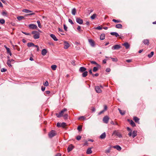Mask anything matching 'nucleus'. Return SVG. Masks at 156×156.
<instances>
[{"mask_svg":"<svg viewBox=\"0 0 156 156\" xmlns=\"http://www.w3.org/2000/svg\"><path fill=\"white\" fill-rule=\"evenodd\" d=\"M32 33L34 34L33 37L35 39H38L40 37V33L37 31H33Z\"/></svg>","mask_w":156,"mask_h":156,"instance_id":"f257e3e1","label":"nucleus"},{"mask_svg":"<svg viewBox=\"0 0 156 156\" xmlns=\"http://www.w3.org/2000/svg\"><path fill=\"white\" fill-rule=\"evenodd\" d=\"M56 134V132L54 130H51L48 133V136L49 138H51L55 136Z\"/></svg>","mask_w":156,"mask_h":156,"instance_id":"f03ea898","label":"nucleus"},{"mask_svg":"<svg viewBox=\"0 0 156 156\" xmlns=\"http://www.w3.org/2000/svg\"><path fill=\"white\" fill-rule=\"evenodd\" d=\"M113 134H115L116 136H118L120 138H121L122 137V136L120 133L116 130L114 131L113 133Z\"/></svg>","mask_w":156,"mask_h":156,"instance_id":"7ed1b4c3","label":"nucleus"},{"mask_svg":"<svg viewBox=\"0 0 156 156\" xmlns=\"http://www.w3.org/2000/svg\"><path fill=\"white\" fill-rule=\"evenodd\" d=\"M95 89L96 92L97 93H99L102 92V91L100 88L99 86H96L95 87Z\"/></svg>","mask_w":156,"mask_h":156,"instance_id":"20e7f679","label":"nucleus"},{"mask_svg":"<svg viewBox=\"0 0 156 156\" xmlns=\"http://www.w3.org/2000/svg\"><path fill=\"white\" fill-rule=\"evenodd\" d=\"M109 119L108 116H105L103 118V120L104 123L107 124L108 123Z\"/></svg>","mask_w":156,"mask_h":156,"instance_id":"39448f33","label":"nucleus"},{"mask_svg":"<svg viewBox=\"0 0 156 156\" xmlns=\"http://www.w3.org/2000/svg\"><path fill=\"white\" fill-rule=\"evenodd\" d=\"M29 27L30 29H36L37 28V26L36 25L33 24H30L29 26Z\"/></svg>","mask_w":156,"mask_h":156,"instance_id":"423d86ee","label":"nucleus"},{"mask_svg":"<svg viewBox=\"0 0 156 156\" xmlns=\"http://www.w3.org/2000/svg\"><path fill=\"white\" fill-rule=\"evenodd\" d=\"M121 47L120 46V45L117 44L113 46L112 48V49L114 50H118L119 49V48H121Z\"/></svg>","mask_w":156,"mask_h":156,"instance_id":"0eeeda50","label":"nucleus"},{"mask_svg":"<svg viewBox=\"0 0 156 156\" xmlns=\"http://www.w3.org/2000/svg\"><path fill=\"white\" fill-rule=\"evenodd\" d=\"M88 41L89 43L90 44V45L92 47H94L95 46V42L92 39H89L88 40Z\"/></svg>","mask_w":156,"mask_h":156,"instance_id":"6e6552de","label":"nucleus"},{"mask_svg":"<svg viewBox=\"0 0 156 156\" xmlns=\"http://www.w3.org/2000/svg\"><path fill=\"white\" fill-rule=\"evenodd\" d=\"M76 22L80 24H82L83 22V20L82 19L78 18H76Z\"/></svg>","mask_w":156,"mask_h":156,"instance_id":"1a4fd4ad","label":"nucleus"},{"mask_svg":"<svg viewBox=\"0 0 156 156\" xmlns=\"http://www.w3.org/2000/svg\"><path fill=\"white\" fill-rule=\"evenodd\" d=\"M87 70V69L84 67H80L79 69V71L80 72H84Z\"/></svg>","mask_w":156,"mask_h":156,"instance_id":"9d476101","label":"nucleus"},{"mask_svg":"<svg viewBox=\"0 0 156 156\" xmlns=\"http://www.w3.org/2000/svg\"><path fill=\"white\" fill-rule=\"evenodd\" d=\"M127 120L129 122L130 124L133 127H134L136 126V124L132 120H130L129 119H128Z\"/></svg>","mask_w":156,"mask_h":156,"instance_id":"9b49d317","label":"nucleus"},{"mask_svg":"<svg viewBox=\"0 0 156 156\" xmlns=\"http://www.w3.org/2000/svg\"><path fill=\"white\" fill-rule=\"evenodd\" d=\"M122 45L125 47L126 49H128L130 47V45L127 42H126L122 44Z\"/></svg>","mask_w":156,"mask_h":156,"instance_id":"f8f14e48","label":"nucleus"},{"mask_svg":"<svg viewBox=\"0 0 156 156\" xmlns=\"http://www.w3.org/2000/svg\"><path fill=\"white\" fill-rule=\"evenodd\" d=\"M149 40L147 39H144L143 41V42L144 44L147 45H149Z\"/></svg>","mask_w":156,"mask_h":156,"instance_id":"ddd939ff","label":"nucleus"},{"mask_svg":"<svg viewBox=\"0 0 156 156\" xmlns=\"http://www.w3.org/2000/svg\"><path fill=\"white\" fill-rule=\"evenodd\" d=\"M137 131L136 130H134L133 131L132 133V137L133 138H134L135 136H136L137 135Z\"/></svg>","mask_w":156,"mask_h":156,"instance_id":"4468645a","label":"nucleus"},{"mask_svg":"<svg viewBox=\"0 0 156 156\" xmlns=\"http://www.w3.org/2000/svg\"><path fill=\"white\" fill-rule=\"evenodd\" d=\"M50 36L55 41H57L58 40V39L54 34H51Z\"/></svg>","mask_w":156,"mask_h":156,"instance_id":"2eb2a0df","label":"nucleus"},{"mask_svg":"<svg viewBox=\"0 0 156 156\" xmlns=\"http://www.w3.org/2000/svg\"><path fill=\"white\" fill-rule=\"evenodd\" d=\"M113 147L114 148L116 149L117 150L119 151H120L122 149L121 147L119 146L118 145L114 146Z\"/></svg>","mask_w":156,"mask_h":156,"instance_id":"dca6fc26","label":"nucleus"},{"mask_svg":"<svg viewBox=\"0 0 156 156\" xmlns=\"http://www.w3.org/2000/svg\"><path fill=\"white\" fill-rule=\"evenodd\" d=\"M127 129L128 131H129V132L128 134V135L129 136H132V130L129 127H127Z\"/></svg>","mask_w":156,"mask_h":156,"instance_id":"f3484780","label":"nucleus"},{"mask_svg":"<svg viewBox=\"0 0 156 156\" xmlns=\"http://www.w3.org/2000/svg\"><path fill=\"white\" fill-rule=\"evenodd\" d=\"M64 48L66 49H67L69 46V44L66 41L64 42Z\"/></svg>","mask_w":156,"mask_h":156,"instance_id":"a211bd4d","label":"nucleus"},{"mask_svg":"<svg viewBox=\"0 0 156 156\" xmlns=\"http://www.w3.org/2000/svg\"><path fill=\"white\" fill-rule=\"evenodd\" d=\"M106 137V134L105 132L103 133L100 136V138L103 139H105Z\"/></svg>","mask_w":156,"mask_h":156,"instance_id":"6ab92c4d","label":"nucleus"},{"mask_svg":"<svg viewBox=\"0 0 156 156\" xmlns=\"http://www.w3.org/2000/svg\"><path fill=\"white\" fill-rule=\"evenodd\" d=\"M110 34L112 35L115 36L116 37H117L119 36V35L118 33L116 32H112L110 33Z\"/></svg>","mask_w":156,"mask_h":156,"instance_id":"aec40b11","label":"nucleus"},{"mask_svg":"<svg viewBox=\"0 0 156 156\" xmlns=\"http://www.w3.org/2000/svg\"><path fill=\"white\" fill-rule=\"evenodd\" d=\"M47 53V51L46 49H44L41 51V54L43 55L44 56Z\"/></svg>","mask_w":156,"mask_h":156,"instance_id":"412c9836","label":"nucleus"},{"mask_svg":"<svg viewBox=\"0 0 156 156\" xmlns=\"http://www.w3.org/2000/svg\"><path fill=\"white\" fill-rule=\"evenodd\" d=\"M92 151L91 150V148H89L87 149V151L86 153L87 154H90L92 153Z\"/></svg>","mask_w":156,"mask_h":156,"instance_id":"4be33fe9","label":"nucleus"},{"mask_svg":"<svg viewBox=\"0 0 156 156\" xmlns=\"http://www.w3.org/2000/svg\"><path fill=\"white\" fill-rule=\"evenodd\" d=\"M73 148V146H69L67 148V151L69 152L71 151Z\"/></svg>","mask_w":156,"mask_h":156,"instance_id":"5701e85b","label":"nucleus"},{"mask_svg":"<svg viewBox=\"0 0 156 156\" xmlns=\"http://www.w3.org/2000/svg\"><path fill=\"white\" fill-rule=\"evenodd\" d=\"M7 64L9 67H12V65L11 64V62L10 59L8 60Z\"/></svg>","mask_w":156,"mask_h":156,"instance_id":"b1692460","label":"nucleus"},{"mask_svg":"<svg viewBox=\"0 0 156 156\" xmlns=\"http://www.w3.org/2000/svg\"><path fill=\"white\" fill-rule=\"evenodd\" d=\"M115 27L118 29L122 28V25L120 24H118L115 25Z\"/></svg>","mask_w":156,"mask_h":156,"instance_id":"393cba45","label":"nucleus"},{"mask_svg":"<svg viewBox=\"0 0 156 156\" xmlns=\"http://www.w3.org/2000/svg\"><path fill=\"white\" fill-rule=\"evenodd\" d=\"M139 119L136 117H133V120H134L136 122L139 123Z\"/></svg>","mask_w":156,"mask_h":156,"instance_id":"a878e982","label":"nucleus"},{"mask_svg":"<svg viewBox=\"0 0 156 156\" xmlns=\"http://www.w3.org/2000/svg\"><path fill=\"white\" fill-rule=\"evenodd\" d=\"M118 110H119L120 114L122 115H124L126 113L125 111H124L121 110L119 108H118Z\"/></svg>","mask_w":156,"mask_h":156,"instance_id":"bb28decb","label":"nucleus"},{"mask_svg":"<svg viewBox=\"0 0 156 156\" xmlns=\"http://www.w3.org/2000/svg\"><path fill=\"white\" fill-rule=\"evenodd\" d=\"M27 45V46L28 47H31L34 46H35V45L32 42L28 43Z\"/></svg>","mask_w":156,"mask_h":156,"instance_id":"cd10ccee","label":"nucleus"},{"mask_svg":"<svg viewBox=\"0 0 156 156\" xmlns=\"http://www.w3.org/2000/svg\"><path fill=\"white\" fill-rule=\"evenodd\" d=\"M105 35L104 34H102L100 36V39L101 40H103L105 39Z\"/></svg>","mask_w":156,"mask_h":156,"instance_id":"c85d7f7f","label":"nucleus"},{"mask_svg":"<svg viewBox=\"0 0 156 156\" xmlns=\"http://www.w3.org/2000/svg\"><path fill=\"white\" fill-rule=\"evenodd\" d=\"M88 72L87 71H85L82 74V76L83 77H85L87 75Z\"/></svg>","mask_w":156,"mask_h":156,"instance_id":"c756f323","label":"nucleus"},{"mask_svg":"<svg viewBox=\"0 0 156 156\" xmlns=\"http://www.w3.org/2000/svg\"><path fill=\"white\" fill-rule=\"evenodd\" d=\"M76 9L75 8H74L72 9V13L73 15H75L76 14Z\"/></svg>","mask_w":156,"mask_h":156,"instance_id":"7c9ffc66","label":"nucleus"},{"mask_svg":"<svg viewBox=\"0 0 156 156\" xmlns=\"http://www.w3.org/2000/svg\"><path fill=\"white\" fill-rule=\"evenodd\" d=\"M22 12L26 13H28L29 12H32V11L27 9H24L23 10Z\"/></svg>","mask_w":156,"mask_h":156,"instance_id":"2f4dec72","label":"nucleus"},{"mask_svg":"<svg viewBox=\"0 0 156 156\" xmlns=\"http://www.w3.org/2000/svg\"><path fill=\"white\" fill-rule=\"evenodd\" d=\"M51 67L52 70H55L56 69V68L57 67V66H56V65H52L51 66Z\"/></svg>","mask_w":156,"mask_h":156,"instance_id":"473e14b6","label":"nucleus"},{"mask_svg":"<svg viewBox=\"0 0 156 156\" xmlns=\"http://www.w3.org/2000/svg\"><path fill=\"white\" fill-rule=\"evenodd\" d=\"M154 52L151 51L150 54H149L147 56L149 58H151L153 55H154Z\"/></svg>","mask_w":156,"mask_h":156,"instance_id":"72a5a7b5","label":"nucleus"},{"mask_svg":"<svg viewBox=\"0 0 156 156\" xmlns=\"http://www.w3.org/2000/svg\"><path fill=\"white\" fill-rule=\"evenodd\" d=\"M112 21L113 22H114L115 23H120V22H121V21L120 20H116L115 19H113L112 20Z\"/></svg>","mask_w":156,"mask_h":156,"instance_id":"f704fd0d","label":"nucleus"},{"mask_svg":"<svg viewBox=\"0 0 156 156\" xmlns=\"http://www.w3.org/2000/svg\"><path fill=\"white\" fill-rule=\"evenodd\" d=\"M24 18V17L22 16H18L17 18V20L19 21L23 19Z\"/></svg>","mask_w":156,"mask_h":156,"instance_id":"c9c22d12","label":"nucleus"},{"mask_svg":"<svg viewBox=\"0 0 156 156\" xmlns=\"http://www.w3.org/2000/svg\"><path fill=\"white\" fill-rule=\"evenodd\" d=\"M98 67H94V68L93 69V71L94 72H96L98 70Z\"/></svg>","mask_w":156,"mask_h":156,"instance_id":"e433bc0d","label":"nucleus"},{"mask_svg":"<svg viewBox=\"0 0 156 156\" xmlns=\"http://www.w3.org/2000/svg\"><path fill=\"white\" fill-rule=\"evenodd\" d=\"M81 119H83V120H85L86 118L84 116H80V117H79V118H78V120H80Z\"/></svg>","mask_w":156,"mask_h":156,"instance_id":"4c0bfd02","label":"nucleus"},{"mask_svg":"<svg viewBox=\"0 0 156 156\" xmlns=\"http://www.w3.org/2000/svg\"><path fill=\"white\" fill-rule=\"evenodd\" d=\"M92 64H95L96 65L98 66H100L96 62L94 61H91L90 62Z\"/></svg>","mask_w":156,"mask_h":156,"instance_id":"58836bf2","label":"nucleus"},{"mask_svg":"<svg viewBox=\"0 0 156 156\" xmlns=\"http://www.w3.org/2000/svg\"><path fill=\"white\" fill-rule=\"evenodd\" d=\"M96 14H93L91 17L90 18L92 20L94 19L96 17Z\"/></svg>","mask_w":156,"mask_h":156,"instance_id":"ea45409f","label":"nucleus"},{"mask_svg":"<svg viewBox=\"0 0 156 156\" xmlns=\"http://www.w3.org/2000/svg\"><path fill=\"white\" fill-rule=\"evenodd\" d=\"M37 23L38 24V27L40 28H41V23H40V21L39 20H38L37 21Z\"/></svg>","mask_w":156,"mask_h":156,"instance_id":"a19ab883","label":"nucleus"},{"mask_svg":"<svg viewBox=\"0 0 156 156\" xmlns=\"http://www.w3.org/2000/svg\"><path fill=\"white\" fill-rule=\"evenodd\" d=\"M4 47L6 49L7 53L9 52V51H10V49L9 48H8L5 45H4Z\"/></svg>","mask_w":156,"mask_h":156,"instance_id":"79ce46f5","label":"nucleus"},{"mask_svg":"<svg viewBox=\"0 0 156 156\" xmlns=\"http://www.w3.org/2000/svg\"><path fill=\"white\" fill-rule=\"evenodd\" d=\"M5 23V20L3 19H0V23L2 24H3Z\"/></svg>","mask_w":156,"mask_h":156,"instance_id":"37998d69","label":"nucleus"},{"mask_svg":"<svg viewBox=\"0 0 156 156\" xmlns=\"http://www.w3.org/2000/svg\"><path fill=\"white\" fill-rule=\"evenodd\" d=\"M66 126V123L65 122H62L61 123V127H64Z\"/></svg>","mask_w":156,"mask_h":156,"instance_id":"c03bdc74","label":"nucleus"},{"mask_svg":"<svg viewBox=\"0 0 156 156\" xmlns=\"http://www.w3.org/2000/svg\"><path fill=\"white\" fill-rule=\"evenodd\" d=\"M43 85L45 86H47L48 85V83L47 81H46L44 83Z\"/></svg>","mask_w":156,"mask_h":156,"instance_id":"a18cd8bd","label":"nucleus"},{"mask_svg":"<svg viewBox=\"0 0 156 156\" xmlns=\"http://www.w3.org/2000/svg\"><path fill=\"white\" fill-rule=\"evenodd\" d=\"M63 27H64V30L65 31H67V27L66 26V25L65 24H64V25H63Z\"/></svg>","mask_w":156,"mask_h":156,"instance_id":"49530a36","label":"nucleus"},{"mask_svg":"<svg viewBox=\"0 0 156 156\" xmlns=\"http://www.w3.org/2000/svg\"><path fill=\"white\" fill-rule=\"evenodd\" d=\"M113 62H117L118 61V59L117 58H111Z\"/></svg>","mask_w":156,"mask_h":156,"instance_id":"de8ad7c7","label":"nucleus"},{"mask_svg":"<svg viewBox=\"0 0 156 156\" xmlns=\"http://www.w3.org/2000/svg\"><path fill=\"white\" fill-rule=\"evenodd\" d=\"M56 116H57V117L58 118H60V117H61L62 115L60 114V113H59V114L58 113H56Z\"/></svg>","mask_w":156,"mask_h":156,"instance_id":"09e8293b","label":"nucleus"},{"mask_svg":"<svg viewBox=\"0 0 156 156\" xmlns=\"http://www.w3.org/2000/svg\"><path fill=\"white\" fill-rule=\"evenodd\" d=\"M110 149L109 148V149L106 150H105V152L106 153H107V154L108 153L110 152Z\"/></svg>","mask_w":156,"mask_h":156,"instance_id":"8fccbe9b","label":"nucleus"},{"mask_svg":"<svg viewBox=\"0 0 156 156\" xmlns=\"http://www.w3.org/2000/svg\"><path fill=\"white\" fill-rule=\"evenodd\" d=\"M81 137L80 136H78L76 137V139L78 140H80L81 139Z\"/></svg>","mask_w":156,"mask_h":156,"instance_id":"3c124183","label":"nucleus"},{"mask_svg":"<svg viewBox=\"0 0 156 156\" xmlns=\"http://www.w3.org/2000/svg\"><path fill=\"white\" fill-rule=\"evenodd\" d=\"M7 70V69L4 68L1 69V71L2 72H5Z\"/></svg>","mask_w":156,"mask_h":156,"instance_id":"603ef678","label":"nucleus"},{"mask_svg":"<svg viewBox=\"0 0 156 156\" xmlns=\"http://www.w3.org/2000/svg\"><path fill=\"white\" fill-rule=\"evenodd\" d=\"M69 23H70L72 25L74 24L73 21L70 19H69Z\"/></svg>","mask_w":156,"mask_h":156,"instance_id":"864d4df0","label":"nucleus"},{"mask_svg":"<svg viewBox=\"0 0 156 156\" xmlns=\"http://www.w3.org/2000/svg\"><path fill=\"white\" fill-rule=\"evenodd\" d=\"M22 33L23 34H25L26 35H31L30 33H26V32H23V31L22 32Z\"/></svg>","mask_w":156,"mask_h":156,"instance_id":"5fc2aeb1","label":"nucleus"},{"mask_svg":"<svg viewBox=\"0 0 156 156\" xmlns=\"http://www.w3.org/2000/svg\"><path fill=\"white\" fill-rule=\"evenodd\" d=\"M82 127L80 126H79L77 127V129L79 131H80L82 129Z\"/></svg>","mask_w":156,"mask_h":156,"instance_id":"6e6d98bb","label":"nucleus"},{"mask_svg":"<svg viewBox=\"0 0 156 156\" xmlns=\"http://www.w3.org/2000/svg\"><path fill=\"white\" fill-rule=\"evenodd\" d=\"M111 124L113 125H118V124L116 122L115 123L113 121H112L111 122Z\"/></svg>","mask_w":156,"mask_h":156,"instance_id":"4d7b16f0","label":"nucleus"},{"mask_svg":"<svg viewBox=\"0 0 156 156\" xmlns=\"http://www.w3.org/2000/svg\"><path fill=\"white\" fill-rule=\"evenodd\" d=\"M96 29L99 30H101L102 29V27H100V26H98L96 28Z\"/></svg>","mask_w":156,"mask_h":156,"instance_id":"13d9d810","label":"nucleus"},{"mask_svg":"<svg viewBox=\"0 0 156 156\" xmlns=\"http://www.w3.org/2000/svg\"><path fill=\"white\" fill-rule=\"evenodd\" d=\"M71 63L73 66H75L76 64L75 63V61L74 60H72L71 61Z\"/></svg>","mask_w":156,"mask_h":156,"instance_id":"bf43d9fd","label":"nucleus"},{"mask_svg":"<svg viewBox=\"0 0 156 156\" xmlns=\"http://www.w3.org/2000/svg\"><path fill=\"white\" fill-rule=\"evenodd\" d=\"M57 126L58 127H61V123H60L58 122L57 124Z\"/></svg>","mask_w":156,"mask_h":156,"instance_id":"052dcab7","label":"nucleus"},{"mask_svg":"<svg viewBox=\"0 0 156 156\" xmlns=\"http://www.w3.org/2000/svg\"><path fill=\"white\" fill-rule=\"evenodd\" d=\"M106 71L107 72H109L111 71V69L109 68H108L106 69Z\"/></svg>","mask_w":156,"mask_h":156,"instance_id":"680f3d73","label":"nucleus"},{"mask_svg":"<svg viewBox=\"0 0 156 156\" xmlns=\"http://www.w3.org/2000/svg\"><path fill=\"white\" fill-rule=\"evenodd\" d=\"M98 75H99V74L98 73H96V74H95L94 75V74H92V76L93 77H94V76H98Z\"/></svg>","mask_w":156,"mask_h":156,"instance_id":"e2e57ef3","label":"nucleus"},{"mask_svg":"<svg viewBox=\"0 0 156 156\" xmlns=\"http://www.w3.org/2000/svg\"><path fill=\"white\" fill-rule=\"evenodd\" d=\"M45 93L46 94H48L50 93V92L49 90H47V91H45Z\"/></svg>","mask_w":156,"mask_h":156,"instance_id":"0e129e2a","label":"nucleus"},{"mask_svg":"<svg viewBox=\"0 0 156 156\" xmlns=\"http://www.w3.org/2000/svg\"><path fill=\"white\" fill-rule=\"evenodd\" d=\"M45 87H44L43 86L42 87H41V90L44 91L45 90Z\"/></svg>","mask_w":156,"mask_h":156,"instance_id":"69168bd1","label":"nucleus"},{"mask_svg":"<svg viewBox=\"0 0 156 156\" xmlns=\"http://www.w3.org/2000/svg\"><path fill=\"white\" fill-rule=\"evenodd\" d=\"M106 61H107V60L106 59H104L103 60V63H104V64L106 63Z\"/></svg>","mask_w":156,"mask_h":156,"instance_id":"338daca9","label":"nucleus"},{"mask_svg":"<svg viewBox=\"0 0 156 156\" xmlns=\"http://www.w3.org/2000/svg\"><path fill=\"white\" fill-rule=\"evenodd\" d=\"M55 156H61V154L60 153H58Z\"/></svg>","mask_w":156,"mask_h":156,"instance_id":"774afa93","label":"nucleus"}]
</instances>
